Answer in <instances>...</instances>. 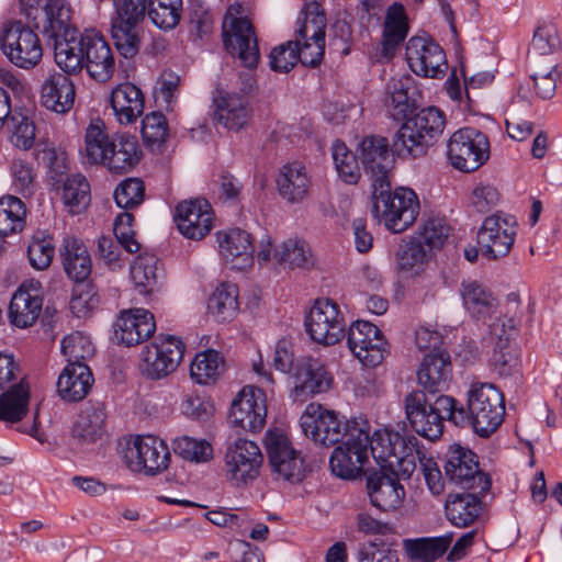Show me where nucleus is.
I'll use <instances>...</instances> for the list:
<instances>
[{
	"label": "nucleus",
	"instance_id": "f257e3e1",
	"mask_svg": "<svg viewBox=\"0 0 562 562\" xmlns=\"http://www.w3.org/2000/svg\"><path fill=\"white\" fill-rule=\"evenodd\" d=\"M56 48V65L68 75L86 69L99 82L108 81L114 74L115 60L109 43L95 31H87Z\"/></svg>",
	"mask_w": 562,
	"mask_h": 562
},
{
	"label": "nucleus",
	"instance_id": "f03ea898",
	"mask_svg": "<svg viewBox=\"0 0 562 562\" xmlns=\"http://www.w3.org/2000/svg\"><path fill=\"white\" fill-rule=\"evenodd\" d=\"M446 119L435 106L420 110L407 119L394 135L392 150L400 157L417 158L426 154L442 134Z\"/></svg>",
	"mask_w": 562,
	"mask_h": 562
},
{
	"label": "nucleus",
	"instance_id": "7ed1b4c3",
	"mask_svg": "<svg viewBox=\"0 0 562 562\" xmlns=\"http://www.w3.org/2000/svg\"><path fill=\"white\" fill-rule=\"evenodd\" d=\"M467 427L482 438L490 437L501 426L505 415L503 393L487 382H473L468 391Z\"/></svg>",
	"mask_w": 562,
	"mask_h": 562
},
{
	"label": "nucleus",
	"instance_id": "20e7f679",
	"mask_svg": "<svg viewBox=\"0 0 562 562\" xmlns=\"http://www.w3.org/2000/svg\"><path fill=\"white\" fill-rule=\"evenodd\" d=\"M360 422L369 420L364 416L346 419L334 411L311 403L300 417V427L303 434L315 443L331 447L347 440L353 432V428L360 427L358 424Z\"/></svg>",
	"mask_w": 562,
	"mask_h": 562
},
{
	"label": "nucleus",
	"instance_id": "39448f33",
	"mask_svg": "<svg viewBox=\"0 0 562 562\" xmlns=\"http://www.w3.org/2000/svg\"><path fill=\"white\" fill-rule=\"evenodd\" d=\"M372 190L373 216L384 222L387 229L402 233L415 222L419 202L413 190L400 188L392 192L389 180L386 186H378L376 190Z\"/></svg>",
	"mask_w": 562,
	"mask_h": 562
},
{
	"label": "nucleus",
	"instance_id": "423d86ee",
	"mask_svg": "<svg viewBox=\"0 0 562 562\" xmlns=\"http://www.w3.org/2000/svg\"><path fill=\"white\" fill-rule=\"evenodd\" d=\"M2 53L16 67L32 69L43 57V46L37 33L22 21L4 25L0 38Z\"/></svg>",
	"mask_w": 562,
	"mask_h": 562
},
{
	"label": "nucleus",
	"instance_id": "0eeeda50",
	"mask_svg": "<svg viewBox=\"0 0 562 562\" xmlns=\"http://www.w3.org/2000/svg\"><path fill=\"white\" fill-rule=\"evenodd\" d=\"M447 155L456 169L463 172L475 171L490 158L488 138L476 128H460L450 136Z\"/></svg>",
	"mask_w": 562,
	"mask_h": 562
},
{
	"label": "nucleus",
	"instance_id": "6e6552de",
	"mask_svg": "<svg viewBox=\"0 0 562 562\" xmlns=\"http://www.w3.org/2000/svg\"><path fill=\"white\" fill-rule=\"evenodd\" d=\"M360 427L353 428L348 439L337 446L329 459L331 472L341 479H356L362 472L369 456V422L358 423Z\"/></svg>",
	"mask_w": 562,
	"mask_h": 562
},
{
	"label": "nucleus",
	"instance_id": "1a4fd4ad",
	"mask_svg": "<svg viewBox=\"0 0 562 562\" xmlns=\"http://www.w3.org/2000/svg\"><path fill=\"white\" fill-rule=\"evenodd\" d=\"M303 22L296 30L299 55L304 66L316 67L321 64L325 53L326 16L316 1L305 3Z\"/></svg>",
	"mask_w": 562,
	"mask_h": 562
},
{
	"label": "nucleus",
	"instance_id": "9d476101",
	"mask_svg": "<svg viewBox=\"0 0 562 562\" xmlns=\"http://www.w3.org/2000/svg\"><path fill=\"white\" fill-rule=\"evenodd\" d=\"M443 470L448 481L461 490L487 493L491 487V479L479 469L475 453L460 445L449 447Z\"/></svg>",
	"mask_w": 562,
	"mask_h": 562
},
{
	"label": "nucleus",
	"instance_id": "9b49d317",
	"mask_svg": "<svg viewBox=\"0 0 562 562\" xmlns=\"http://www.w3.org/2000/svg\"><path fill=\"white\" fill-rule=\"evenodd\" d=\"M71 20L72 9L67 0H46L41 14L34 18L33 27L43 35L47 45L53 46L55 59L57 46L79 35Z\"/></svg>",
	"mask_w": 562,
	"mask_h": 562
},
{
	"label": "nucleus",
	"instance_id": "f8f14e48",
	"mask_svg": "<svg viewBox=\"0 0 562 562\" xmlns=\"http://www.w3.org/2000/svg\"><path fill=\"white\" fill-rule=\"evenodd\" d=\"M265 445L269 464L276 479H282L295 484L304 480L307 465L301 452L295 450L290 439L276 430L267 432Z\"/></svg>",
	"mask_w": 562,
	"mask_h": 562
},
{
	"label": "nucleus",
	"instance_id": "ddd939ff",
	"mask_svg": "<svg viewBox=\"0 0 562 562\" xmlns=\"http://www.w3.org/2000/svg\"><path fill=\"white\" fill-rule=\"evenodd\" d=\"M304 326L313 341L333 346L345 336L346 323L336 302L330 299H317L305 316Z\"/></svg>",
	"mask_w": 562,
	"mask_h": 562
},
{
	"label": "nucleus",
	"instance_id": "4468645a",
	"mask_svg": "<svg viewBox=\"0 0 562 562\" xmlns=\"http://www.w3.org/2000/svg\"><path fill=\"white\" fill-rule=\"evenodd\" d=\"M183 342L172 335L158 336L142 351L140 371L151 380H159L173 372L182 360Z\"/></svg>",
	"mask_w": 562,
	"mask_h": 562
},
{
	"label": "nucleus",
	"instance_id": "2eb2a0df",
	"mask_svg": "<svg viewBox=\"0 0 562 562\" xmlns=\"http://www.w3.org/2000/svg\"><path fill=\"white\" fill-rule=\"evenodd\" d=\"M517 234L514 216L497 212L487 216L477 232L481 254L488 260L505 257L512 249Z\"/></svg>",
	"mask_w": 562,
	"mask_h": 562
},
{
	"label": "nucleus",
	"instance_id": "dca6fc26",
	"mask_svg": "<svg viewBox=\"0 0 562 562\" xmlns=\"http://www.w3.org/2000/svg\"><path fill=\"white\" fill-rule=\"evenodd\" d=\"M222 36L227 53L238 57L247 68L257 67L260 52L255 29L248 19L226 14Z\"/></svg>",
	"mask_w": 562,
	"mask_h": 562
},
{
	"label": "nucleus",
	"instance_id": "f3484780",
	"mask_svg": "<svg viewBox=\"0 0 562 562\" xmlns=\"http://www.w3.org/2000/svg\"><path fill=\"white\" fill-rule=\"evenodd\" d=\"M224 459L225 475L236 485L257 479L263 462L259 446L244 438L227 443Z\"/></svg>",
	"mask_w": 562,
	"mask_h": 562
},
{
	"label": "nucleus",
	"instance_id": "a211bd4d",
	"mask_svg": "<svg viewBox=\"0 0 562 562\" xmlns=\"http://www.w3.org/2000/svg\"><path fill=\"white\" fill-rule=\"evenodd\" d=\"M347 345L352 355L367 367L379 366L386 353V340L382 331L366 321H357L349 327Z\"/></svg>",
	"mask_w": 562,
	"mask_h": 562
},
{
	"label": "nucleus",
	"instance_id": "6ab92c4d",
	"mask_svg": "<svg viewBox=\"0 0 562 562\" xmlns=\"http://www.w3.org/2000/svg\"><path fill=\"white\" fill-rule=\"evenodd\" d=\"M125 459L132 471L156 475L168 468L170 452L164 440L155 436H142L127 449Z\"/></svg>",
	"mask_w": 562,
	"mask_h": 562
},
{
	"label": "nucleus",
	"instance_id": "aec40b11",
	"mask_svg": "<svg viewBox=\"0 0 562 562\" xmlns=\"http://www.w3.org/2000/svg\"><path fill=\"white\" fill-rule=\"evenodd\" d=\"M267 417L266 395L255 386H245L234 398L229 419L234 426L249 432L260 431Z\"/></svg>",
	"mask_w": 562,
	"mask_h": 562
},
{
	"label": "nucleus",
	"instance_id": "412c9836",
	"mask_svg": "<svg viewBox=\"0 0 562 562\" xmlns=\"http://www.w3.org/2000/svg\"><path fill=\"white\" fill-rule=\"evenodd\" d=\"M405 55L409 68L418 76L435 78L446 72L445 52L430 37H411L406 44Z\"/></svg>",
	"mask_w": 562,
	"mask_h": 562
},
{
	"label": "nucleus",
	"instance_id": "4be33fe9",
	"mask_svg": "<svg viewBox=\"0 0 562 562\" xmlns=\"http://www.w3.org/2000/svg\"><path fill=\"white\" fill-rule=\"evenodd\" d=\"M392 148L390 149L386 138L376 135H369L359 143L358 158L367 175L370 176L372 188L386 186L389 172L392 167Z\"/></svg>",
	"mask_w": 562,
	"mask_h": 562
},
{
	"label": "nucleus",
	"instance_id": "5701e85b",
	"mask_svg": "<svg viewBox=\"0 0 562 562\" xmlns=\"http://www.w3.org/2000/svg\"><path fill=\"white\" fill-rule=\"evenodd\" d=\"M515 333V322L512 318L497 319L491 326V334L497 337L491 357V366L499 376L506 378L519 373V352L516 345L512 342V336Z\"/></svg>",
	"mask_w": 562,
	"mask_h": 562
},
{
	"label": "nucleus",
	"instance_id": "b1692460",
	"mask_svg": "<svg viewBox=\"0 0 562 562\" xmlns=\"http://www.w3.org/2000/svg\"><path fill=\"white\" fill-rule=\"evenodd\" d=\"M405 415L412 429L419 436L435 441L442 436L443 423L439 414L429 406L424 391L414 390L404 398Z\"/></svg>",
	"mask_w": 562,
	"mask_h": 562
},
{
	"label": "nucleus",
	"instance_id": "393cba45",
	"mask_svg": "<svg viewBox=\"0 0 562 562\" xmlns=\"http://www.w3.org/2000/svg\"><path fill=\"white\" fill-rule=\"evenodd\" d=\"M179 232L189 239L204 238L213 226V211L204 199L180 202L175 212Z\"/></svg>",
	"mask_w": 562,
	"mask_h": 562
},
{
	"label": "nucleus",
	"instance_id": "a878e982",
	"mask_svg": "<svg viewBox=\"0 0 562 562\" xmlns=\"http://www.w3.org/2000/svg\"><path fill=\"white\" fill-rule=\"evenodd\" d=\"M367 490L371 504L382 510L396 509L405 496L398 475L386 467L373 471L367 477Z\"/></svg>",
	"mask_w": 562,
	"mask_h": 562
},
{
	"label": "nucleus",
	"instance_id": "bb28decb",
	"mask_svg": "<svg viewBox=\"0 0 562 562\" xmlns=\"http://www.w3.org/2000/svg\"><path fill=\"white\" fill-rule=\"evenodd\" d=\"M293 379L292 396L302 402L315 394L326 392L331 382L324 366L311 357L295 363Z\"/></svg>",
	"mask_w": 562,
	"mask_h": 562
},
{
	"label": "nucleus",
	"instance_id": "cd10ccee",
	"mask_svg": "<svg viewBox=\"0 0 562 562\" xmlns=\"http://www.w3.org/2000/svg\"><path fill=\"white\" fill-rule=\"evenodd\" d=\"M214 120L229 131L245 128L251 119V106L245 94L220 91L213 98Z\"/></svg>",
	"mask_w": 562,
	"mask_h": 562
},
{
	"label": "nucleus",
	"instance_id": "c85d7f7f",
	"mask_svg": "<svg viewBox=\"0 0 562 562\" xmlns=\"http://www.w3.org/2000/svg\"><path fill=\"white\" fill-rule=\"evenodd\" d=\"M532 72L529 81L518 88L517 98L531 103L532 95L541 100H550L557 91L561 74L557 63L550 58L546 63H530Z\"/></svg>",
	"mask_w": 562,
	"mask_h": 562
},
{
	"label": "nucleus",
	"instance_id": "c756f323",
	"mask_svg": "<svg viewBox=\"0 0 562 562\" xmlns=\"http://www.w3.org/2000/svg\"><path fill=\"white\" fill-rule=\"evenodd\" d=\"M451 378L450 355L445 350H431L427 353L417 370V381L426 394L442 392Z\"/></svg>",
	"mask_w": 562,
	"mask_h": 562
},
{
	"label": "nucleus",
	"instance_id": "7c9ffc66",
	"mask_svg": "<svg viewBox=\"0 0 562 562\" xmlns=\"http://www.w3.org/2000/svg\"><path fill=\"white\" fill-rule=\"evenodd\" d=\"M155 329L154 315L147 310L135 308L121 312L114 333L120 342L134 346L148 339Z\"/></svg>",
	"mask_w": 562,
	"mask_h": 562
},
{
	"label": "nucleus",
	"instance_id": "2f4dec72",
	"mask_svg": "<svg viewBox=\"0 0 562 562\" xmlns=\"http://www.w3.org/2000/svg\"><path fill=\"white\" fill-rule=\"evenodd\" d=\"M67 75L54 72L43 81L41 87L42 105L58 114L69 112L75 102V85Z\"/></svg>",
	"mask_w": 562,
	"mask_h": 562
},
{
	"label": "nucleus",
	"instance_id": "473e14b6",
	"mask_svg": "<svg viewBox=\"0 0 562 562\" xmlns=\"http://www.w3.org/2000/svg\"><path fill=\"white\" fill-rule=\"evenodd\" d=\"M220 252L234 268L243 269L252 261L255 246L251 235L240 228L217 233Z\"/></svg>",
	"mask_w": 562,
	"mask_h": 562
},
{
	"label": "nucleus",
	"instance_id": "72a5a7b5",
	"mask_svg": "<svg viewBox=\"0 0 562 562\" xmlns=\"http://www.w3.org/2000/svg\"><path fill=\"white\" fill-rule=\"evenodd\" d=\"M109 150L103 166L109 170L123 173L130 171L140 159V149L135 136L126 133H116L111 136Z\"/></svg>",
	"mask_w": 562,
	"mask_h": 562
},
{
	"label": "nucleus",
	"instance_id": "f704fd0d",
	"mask_svg": "<svg viewBox=\"0 0 562 562\" xmlns=\"http://www.w3.org/2000/svg\"><path fill=\"white\" fill-rule=\"evenodd\" d=\"M43 305L38 286L22 284L13 294L9 305V317L18 327L32 326L37 319Z\"/></svg>",
	"mask_w": 562,
	"mask_h": 562
},
{
	"label": "nucleus",
	"instance_id": "c9c22d12",
	"mask_svg": "<svg viewBox=\"0 0 562 562\" xmlns=\"http://www.w3.org/2000/svg\"><path fill=\"white\" fill-rule=\"evenodd\" d=\"M110 103L120 124H132L144 112V94L131 82L116 86L111 92Z\"/></svg>",
	"mask_w": 562,
	"mask_h": 562
},
{
	"label": "nucleus",
	"instance_id": "e433bc0d",
	"mask_svg": "<svg viewBox=\"0 0 562 562\" xmlns=\"http://www.w3.org/2000/svg\"><path fill=\"white\" fill-rule=\"evenodd\" d=\"M486 493L467 491L449 495L446 502V516L456 527L465 528L472 525L481 514L482 497Z\"/></svg>",
	"mask_w": 562,
	"mask_h": 562
},
{
	"label": "nucleus",
	"instance_id": "4c0bfd02",
	"mask_svg": "<svg viewBox=\"0 0 562 562\" xmlns=\"http://www.w3.org/2000/svg\"><path fill=\"white\" fill-rule=\"evenodd\" d=\"M64 270L74 281L81 283L91 273V258L87 246L79 238L67 236L59 248Z\"/></svg>",
	"mask_w": 562,
	"mask_h": 562
},
{
	"label": "nucleus",
	"instance_id": "58836bf2",
	"mask_svg": "<svg viewBox=\"0 0 562 562\" xmlns=\"http://www.w3.org/2000/svg\"><path fill=\"white\" fill-rule=\"evenodd\" d=\"M93 383V376L87 364L68 363L57 381V392L68 402L83 400Z\"/></svg>",
	"mask_w": 562,
	"mask_h": 562
},
{
	"label": "nucleus",
	"instance_id": "ea45409f",
	"mask_svg": "<svg viewBox=\"0 0 562 562\" xmlns=\"http://www.w3.org/2000/svg\"><path fill=\"white\" fill-rule=\"evenodd\" d=\"M460 295L465 310L476 319L492 316L498 306V300L494 293L476 280L463 281Z\"/></svg>",
	"mask_w": 562,
	"mask_h": 562
},
{
	"label": "nucleus",
	"instance_id": "a19ab883",
	"mask_svg": "<svg viewBox=\"0 0 562 562\" xmlns=\"http://www.w3.org/2000/svg\"><path fill=\"white\" fill-rule=\"evenodd\" d=\"M408 440L409 435L403 436L385 428L375 430L372 436L369 435V447L373 459L381 468L393 469V459L405 452Z\"/></svg>",
	"mask_w": 562,
	"mask_h": 562
},
{
	"label": "nucleus",
	"instance_id": "79ce46f5",
	"mask_svg": "<svg viewBox=\"0 0 562 562\" xmlns=\"http://www.w3.org/2000/svg\"><path fill=\"white\" fill-rule=\"evenodd\" d=\"M416 88L411 76L392 78L386 87L385 104L395 120H403L416 108Z\"/></svg>",
	"mask_w": 562,
	"mask_h": 562
},
{
	"label": "nucleus",
	"instance_id": "37998d69",
	"mask_svg": "<svg viewBox=\"0 0 562 562\" xmlns=\"http://www.w3.org/2000/svg\"><path fill=\"white\" fill-rule=\"evenodd\" d=\"M277 187L280 195L288 202L304 200L311 187L305 167L299 162L283 166L277 178Z\"/></svg>",
	"mask_w": 562,
	"mask_h": 562
},
{
	"label": "nucleus",
	"instance_id": "c03bdc74",
	"mask_svg": "<svg viewBox=\"0 0 562 562\" xmlns=\"http://www.w3.org/2000/svg\"><path fill=\"white\" fill-rule=\"evenodd\" d=\"M408 33L407 15L401 3H393L386 11L383 27V55L391 58L396 47L405 40Z\"/></svg>",
	"mask_w": 562,
	"mask_h": 562
},
{
	"label": "nucleus",
	"instance_id": "a18cd8bd",
	"mask_svg": "<svg viewBox=\"0 0 562 562\" xmlns=\"http://www.w3.org/2000/svg\"><path fill=\"white\" fill-rule=\"evenodd\" d=\"M238 308V288L231 282L221 283L207 301L209 313L221 323L232 321Z\"/></svg>",
	"mask_w": 562,
	"mask_h": 562
},
{
	"label": "nucleus",
	"instance_id": "49530a36",
	"mask_svg": "<svg viewBox=\"0 0 562 562\" xmlns=\"http://www.w3.org/2000/svg\"><path fill=\"white\" fill-rule=\"evenodd\" d=\"M30 400L29 384L23 379L0 395V420L20 422L27 413Z\"/></svg>",
	"mask_w": 562,
	"mask_h": 562
},
{
	"label": "nucleus",
	"instance_id": "de8ad7c7",
	"mask_svg": "<svg viewBox=\"0 0 562 562\" xmlns=\"http://www.w3.org/2000/svg\"><path fill=\"white\" fill-rule=\"evenodd\" d=\"M154 255H139L131 266V278L139 294L148 295L158 289L161 274Z\"/></svg>",
	"mask_w": 562,
	"mask_h": 562
},
{
	"label": "nucleus",
	"instance_id": "09e8293b",
	"mask_svg": "<svg viewBox=\"0 0 562 562\" xmlns=\"http://www.w3.org/2000/svg\"><path fill=\"white\" fill-rule=\"evenodd\" d=\"M105 413L101 406H92L82 411L72 426V437L89 443L102 437L104 432Z\"/></svg>",
	"mask_w": 562,
	"mask_h": 562
},
{
	"label": "nucleus",
	"instance_id": "8fccbe9b",
	"mask_svg": "<svg viewBox=\"0 0 562 562\" xmlns=\"http://www.w3.org/2000/svg\"><path fill=\"white\" fill-rule=\"evenodd\" d=\"M430 251L416 237H411L401 245L396 255V266L402 273L417 276L428 262Z\"/></svg>",
	"mask_w": 562,
	"mask_h": 562
},
{
	"label": "nucleus",
	"instance_id": "3c124183",
	"mask_svg": "<svg viewBox=\"0 0 562 562\" xmlns=\"http://www.w3.org/2000/svg\"><path fill=\"white\" fill-rule=\"evenodd\" d=\"M182 14V0H148L147 16L156 27L162 31L176 29Z\"/></svg>",
	"mask_w": 562,
	"mask_h": 562
},
{
	"label": "nucleus",
	"instance_id": "603ef678",
	"mask_svg": "<svg viewBox=\"0 0 562 562\" xmlns=\"http://www.w3.org/2000/svg\"><path fill=\"white\" fill-rule=\"evenodd\" d=\"M452 542V533L434 538L405 540V549L413 560L434 562L441 558Z\"/></svg>",
	"mask_w": 562,
	"mask_h": 562
},
{
	"label": "nucleus",
	"instance_id": "864d4df0",
	"mask_svg": "<svg viewBox=\"0 0 562 562\" xmlns=\"http://www.w3.org/2000/svg\"><path fill=\"white\" fill-rule=\"evenodd\" d=\"M111 136L105 132L102 120H92L85 134L83 156L89 164H103L109 150Z\"/></svg>",
	"mask_w": 562,
	"mask_h": 562
},
{
	"label": "nucleus",
	"instance_id": "5fc2aeb1",
	"mask_svg": "<svg viewBox=\"0 0 562 562\" xmlns=\"http://www.w3.org/2000/svg\"><path fill=\"white\" fill-rule=\"evenodd\" d=\"M138 22L116 18L112 20V40L115 48L124 58H132L139 50L140 40L136 29Z\"/></svg>",
	"mask_w": 562,
	"mask_h": 562
},
{
	"label": "nucleus",
	"instance_id": "6e6d98bb",
	"mask_svg": "<svg viewBox=\"0 0 562 562\" xmlns=\"http://www.w3.org/2000/svg\"><path fill=\"white\" fill-rule=\"evenodd\" d=\"M26 207L24 202L14 195L0 198V236H9L21 232L25 226Z\"/></svg>",
	"mask_w": 562,
	"mask_h": 562
},
{
	"label": "nucleus",
	"instance_id": "4d7b16f0",
	"mask_svg": "<svg viewBox=\"0 0 562 562\" xmlns=\"http://www.w3.org/2000/svg\"><path fill=\"white\" fill-rule=\"evenodd\" d=\"M8 142L20 150H30L35 143V123L21 113H13L7 124Z\"/></svg>",
	"mask_w": 562,
	"mask_h": 562
},
{
	"label": "nucleus",
	"instance_id": "13d9d810",
	"mask_svg": "<svg viewBox=\"0 0 562 562\" xmlns=\"http://www.w3.org/2000/svg\"><path fill=\"white\" fill-rule=\"evenodd\" d=\"M63 201L71 214H79L90 203V184L82 175L67 177L63 186Z\"/></svg>",
	"mask_w": 562,
	"mask_h": 562
},
{
	"label": "nucleus",
	"instance_id": "bf43d9fd",
	"mask_svg": "<svg viewBox=\"0 0 562 562\" xmlns=\"http://www.w3.org/2000/svg\"><path fill=\"white\" fill-rule=\"evenodd\" d=\"M557 29L552 24L542 23L533 32L528 57L530 63H543L542 57L552 55L560 47Z\"/></svg>",
	"mask_w": 562,
	"mask_h": 562
},
{
	"label": "nucleus",
	"instance_id": "052dcab7",
	"mask_svg": "<svg viewBox=\"0 0 562 562\" xmlns=\"http://www.w3.org/2000/svg\"><path fill=\"white\" fill-rule=\"evenodd\" d=\"M274 258L278 262L289 265L290 267L308 268L313 265L308 244L299 238H290L283 241L282 245L276 249Z\"/></svg>",
	"mask_w": 562,
	"mask_h": 562
},
{
	"label": "nucleus",
	"instance_id": "680f3d73",
	"mask_svg": "<svg viewBox=\"0 0 562 562\" xmlns=\"http://www.w3.org/2000/svg\"><path fill=\"white\" fill-rule=\"evenodd\" d=\"M223 359L215 350H206L195 356L190 367L191 378L199 384H209L220 374Z\"/></svg>",
	"mask_w": 562,
	"mask_h": 562
},
{
	"label": "nucleus",
	"instance_id": "e2e57ef3",
	"mask_svg": "<svg viewBox=\"0 0 562 562\" xmlns=\"http://www.w3.org/2000/svg\"><path fill=\"white\" fill-rule=\"evenodd\" d=\"M61 352L68 363L86 364L85 361L94 353V347L89 337L76 331L63 339Z\"/></svg>",
	"mask_w": 562,
	"mask_h": 562
},
{
	"label": "nucleus",
	"instance_id": "0e129e2a",
	"mask_svg": "<svg viewBox=\"0 0 562 562\" xmlns=\"http://www.w3.org/2000/svg\"><path fill=\"white\" fill-rule=\"evenodd\" d=\"M173 451L184 460L194 462H205L212 458L213 449L211 445L201 439L189 436L176 438L172 442Z\"/></svg>",
	"mask_w": 562,
	"mask_h": 562
},
{
	"label": "nucleus",
	"instance_id": "69168bd1",
	"mask_svg": "<svg viewBox=\"0 0 562 562\" xmlns=\"http://www.w3.org/2000/svg\"><path fill=\"white\" fill-rule=\"evenodd\" d=\"M426 459V453L419 440L414 435H409L405 452L398 453L393 459V468L396 465L404 476L409 477L417 467V461L423 468Z\"/></svg>",
	"mask_w": 562,
	"mask_h": 562
},
{
	"label": "nucleus",
	"instance_id": "338daca9",
	"mask_svg": "<svg viewBox=\"0 0 562 562\" xmlns=\"http://www.w3.org/2000/svg\"><path fill=\"white\" fill-rule=\"evenodd\" d=\"M145 187L142 180L130 178L120 183L114 191V200L119 207L133 209L144 201Z\"/></svg>",
	"mask_w": 562,
	"mask_h": 562
},
{
	"label": "nucleus",
	"instance_id": "774afa93",
	"mask_svg": "<svg viewBox=\"0 0 562 562\" xmlns=\"http://www.w3.org/2000/svg\"><path fill=\"white\" fill-rule=\"evenodd\" d=\"M449 234V227L440 218H430L426 221L422 229L414 236L429 251L439 249L443 246Z\"/></svg>",
	"mask_w": 562,
	"mask_h": 562
}]
</instances>
